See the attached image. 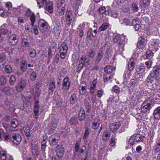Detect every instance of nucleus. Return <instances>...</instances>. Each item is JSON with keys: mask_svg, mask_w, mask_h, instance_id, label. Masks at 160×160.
Returning <instances> with one entry per match:
<instances>
[{"mask_svg": "<svg viewBox=\"0 0 160 160\" xmlns=\"http://www.w3.org/2000/svg\"><path fill=\"white\" fill-rule=\"evenodd\" d=\"M58 49L60 53V57L62 59H64L67 55L68 49L67 44L65 42H62Z\"/></svg>", "mask_w": 160, "mask_h": 160, "instance_id": "20e7f679", "label": "nucleus"}, {"mask_svg": "<svg viewBox=\"0 0 160 160\" xmlns=\"http://www.w3.org/2000/svg\"><path fill=\"white\" fill-rule=\"evenodd\" d=\"M49 25L48 22L43 19L40 20L38 22V27L39 30L43 33L46 32Z\"/></svg>", "mask_w": 160, "mask_h": 160, "instance_id": "423d86ee", "label": "nucleus"}, {"mask_svg": "<svg viewBox=\"0 0 160 160\" xmlns=\"http://www.w3.org/2000/svg\"><path fill=\"white\" fill-rule=\"evenodd\" d=\"M7 80L5 77L2 76L0 78V87L4 86L6 84Z\"/></svg>", "mask_w": 160, "mask_h": 160, "instance_id": "ea45409f", "label": "nucleus"}, {"mask_svg": "<svg viewBox=\"0 0 160 160\" xmlns=\"http://www.w3.org/2000/svg\"><path fill=\"white\" fill-rule=\"evenodd\" d=\"M113 42L115 43H118L119 48V50L120 52L123 51V48L125 44V41L122 40L121 36L117 34L114 36L113 38Z\"/></svg>", "mask_w": 160, "mask_h": 160, "instance_id": "7ed1b4c3", "label": "nucleus"}, {"mask_svg": "<svg viewBox=\"0 0 160 160\" xmlns=\"http://www.w3.org/2000/svg\"><path fill=\"white\" fill-rule=\"evenodd\" d=\"M112 90L113 92L117 93H119L120 92L119 87L116 85H115L113 87Z\"/></svg>", "mask_w": 160, "mask_h": 160, "instance_id": "774afa93", "label": "nucleus"}, {"mask_svg": "<svg viewBox=\"0 0 160 160\" xmlns=\"http://www.w3.org/2000/svg\"><path fill=\"white\" fill-rule=\"evenodd\" d=\"M5 140H10L16 145L19 144L22 141L21 136L18 133H13L11 134L6 135L5 137Z\"/></svg>", "mask_w": 160, "mask_h": 160, "instance_id": "f03ea898", "label": "nucleus"}, {"mask_svg": "<svg viewBox=\"0 0 160 160\" xmlns=\"http://www.w3.org/2000/svg\"><path fill=\"white\" fill-rule=\"evenodd\" d=\"M109 14L111 17L116 18L118 17V14L117 12L112 11L108 12Z\"/></svg>", "mask_w": 160, "mask_h": 160, "instance_id": "13d9d810", "label": "nucleus"}, {"mask_svg": "<svg viewBox=\"0 0 160 160\" xmlns=\"http://www.w3.org/2000/svg\"><path fill=\"white\" fill-rule=\"evenodd\" d=\"M98 29H95L93 30V33H92V28H89L87 34V37H90L92 35V37H94L96 36L97 32Z\"/></svg>", "mask_w": 160, "mask_h": 160, "instance_id": "412c9836", "label": "nucleus"}, {"mask_svg": "<svg viewBox=\"0 0 160 160\" xmlns=\"http://www.w3.org/2000/svg\"><path fill=\"white\" fill-rule=\"evenodd\" d=\"M70 123L73 125H75L78 123V121L77 117L73 116L70 119Z\"/></svg>", "mask_w": 160, "mask_h": 160, "instance_id": "58836bf2", "label": "nucleus"}, {"mask_svg": "<svg viewBox=\"0 0 160 160\" xmlns=\"http://www.w3.org/2000/svg\"><path fill=\"white\" fill-rule=\"evenodd\" d=\"M86 118L85 111L83 110H80L78 114V119L81 121L84 120Z\"/></svg>", "mask_w": 160, "mask_h": 160, "instance_id": "cd10ccee", "label": "nucleus"}, {"mask_svg": "<svg viewBox=\"0 0 160 160\" xmlns=\"http://www.w3.org/2000/svg\"><path fill=\"white\" fill-rule=\"evenodd\" d=\"M132 8L134 12H137L138 10V5L135 3H133L132 5Z\"/></svg>", "mask_w": 160, "mask_h": 160, "instance_id": "338daca9", "label": "nucleus"}, {"mask_svg": "<svg viewBox=\"0 0 160 160\" xmlns=\"http://www.w3.org/2000/svg\"><path fill=\"white\" fill-rule=\"evenodd\" d=\"M147 43V40L142 37H140L138 39L137 44V47L139 49H143Z\"/></svg>", "mask_w": 160, "mask_h": 160, "instance_id": "1a4fd4ad", "label": "nucleus"}, {"mask_svg": "<svg viewBox=\"0 0 160 160\" xmlns=\"http://www.w3.org/2000/svg\"><path fill=\"white\" fill-rule=\"evenodd\" d=\"M79 62L81 63L83 65L87 66L89 64V59L86 57L82 56L80 58Z\"/></svg>", "mask_w": 160, "mask_h": 160, "instance_id": "6ab92c4d", "label": "nucleus"}, {"mask_svg": "<svg viewBox=\"0 0 160 160\" xmlns=\"http://www.w3.org/2000/svg\"><path fill=\"white\" fill-rule=\"evenodd\" d=\"M22 45L24 47H28L30 44L28 40L25 38H23L22 40Z\"/></svg>", "mask_w": 160, "mask_h": 160, "instance_id": "79ce46f5", "label": "nucleus"}, {"mask_svg": "<svg viewBox=\"0 0 160 160\" xmlns=\"http://www.w3.org/2000/svg\"><path fill=\"white\" fill-rule=\"evenodd\" d=\"M34 26H32L31 24H29L27 25L25 27V30L28 32H30L32 31V27Z\"/></svg>", "mask_w": 160, "mask_h": 160, "instance_id": "bf43d9fd", "label": "nucleus"}, {"mask_svg": "<svg viewBox=\"0 0 160 160\" xmlns=\"http://www.w3.org/2000/svg\"><path fill=\"white\" fill-rule=\"evenodd\" d=\"M99 120L97 118L94 119L92 122V128L93 129H98L100 125Z\"/></svg>", "mask_w": 160, "mask_h": 160, "instance_id": "aec40b11", "label": "nucleus"}, {"mask_svg": "<svg viewBox=\"0 0 160 160\" xmlns=\"http://www.w3.org/2000/svg\"><path fill=\"white\" fill-rule=\"evenodd\" d=\"M43 139L41 141V146H47V135H46V136H43Z\"/></svg>", "mask_w": 160, "mask_h": 160, "instance_id": "864d4df0", "label": "nucleus"}, {"mask_svg": "<svg viewBox=\"0 0 160 160\" xmlns=\"http://www.w3.org/2000/svg\"><path fill=\"white\" fill-rule=\"evenodd\" d=\"M21 70L23 72H25L27 68V64L26 61L22 60L20 64Z\"/></svg>", "mask_w": 160, "mask_h": 160, "instance_id": "72a5a7b5", "label": "nucleus"}, {"mask_svg": "<svg viewBox=\"0 0 160 160\" xmlns=\"http://www.w3.org/2000/svg\"><path fill=\"white\" fill-rule=\"evenodd\" d=\"M5 133L3 130L2 129H0V140H2L3 138L5 140Z\"/></svg>", "mask_w": 160, "mask_h": 160, "instance_id": "69168bd1", "label": "nucleus"}, {"mask_svg": "<svg viewBox=\"0 0 160 160\" xmlns=\"http://www.w3.org/2000/svg\"><path fill=\"white\" fill-rule=\"evenodd\" d=\"M150 3V1L149 0H143L140 1L139 4L141 7L145 8L148 6Z\"/></svg>", "mask_w": 160, "mask_h": 160, "instance_id": "c756f323", "label": "nucleus"}, {"mask_svg": "<svg viewBox=\"0 0 160 160\" xmlns=\"http://www.w3.org/2000/svg\"><path fill=\"white\" fill-rule=\"evenodd\" d=\"M56 88L55 82L53 80L50 82L48 86L49 93L50 94L53 93Z\"/></svg>", "mask_w": 160, "mask_h": 160, "instance_id": "a211bd4d", "label": "nucleus"}, {"mask_svg": "<svg viewBox=\"0 0 160 160\" xmlns=\"http://www.w3.org/2000/svg\"><path fill=\"white\" fill-rule=\"evenodd\" d=\"M153 71L154 73L150 74L148 77L146 79V81L148 83H152L154 80L157 82L156 84L158 85L160 84V68L158 66H156L153 67Z\"/></svg>", "mask_w": 160, "mask_h": 160, "instance_id": "f257e3e1", "label": "nucleus"}, {"mask_svg": "<svg viewBox=\"0 0 160 160\" xmlns=\"http://www.w3.org/2000/svg\"><path fill=\"white\" fill-rule=\"evenodd\" d=\"M115 67L111 65H108L104 68V71L107 73L110 74L115 70Z\"/></svg>", "mask_w": 160, "mask_h": 160, "instance_id": "4be33fe9", "label": "nucleus"}, {"mask_svg": "<svg viewBox=\"0 0 160 160\" xmlns=\"http://www.w3.org/2000/svg\"><path fill=\"white\" fill-rule=\"evenodd\" d=\"M45 9L50 14H52L53 11V4L51 1H48L46 3L45 7Z\"/></svg>", "mask_w": 160, "mask_h": 160, "instance_id": "4468645a", "label": "nucleus"}, {"mask_svg": "<svg viewBox=\"0 0 160 160\" xmlns=\"http://www.w3.org/2000/svg\"><path fill=\"white\" fill-rule=\"evenodd\" d=\"M132 137V138H133L134 141L136 142L142 141L143 139L141 135L140 134H136L133 135Z\"/></svg>", "mask_w": 160, "mask_h": 160, "instance_id": "7c9ffc66", "label": "nucleus"}, {"mask_svg": "<svg viewBox=\"0 0 160 160\" xmlns=\"http://www.w3.org/2000/svg\"><path fill=\"white\" fill-rule=\"evenodd\" d=\"M146 101H144L141 106V112H146L148 111H149L152 106L148 104V103L146 102Z\"/></svg>", "mask_w": 160, "mask_h": 160, "instance_id": "2eb2a0df", "label": "nucleus"}, {"mask_svg": "<svg viewBox=\"0 0 160 160\" xmlns=\"http://www.w3.org/2000/svg\"><path fill=\"white\" fill-rule=\"evenodd\" d=\"M24 130L25 135L27 137H29L30 136V128L27 127L24 128Z\"/></svg>", "mask_w": 160, "mask_h": 160, "instance_id": "de8ad7c7", "label": "nucleus"}, {"mask_svg": "<svg viewBox=\"0 0 160 160\" xmlns=\"http://www.w3.org/2000/svg\"><path fill=\"white\" fill-rule=\"evenodd\" d=\"M120 126L121 124L119 122L111 124L110 126V131L113 132H115L118 131Z\"/></svg>", "mask_w": 160, "mask_h": 160, "instance_id": "f3484780", "label": "nucleus"}, {"mask_svg": "<svg viewBox=\"0 0 160 160\" xmlns=\"http://www.w3.org/2000/svg\"><path fill=\"white\" fill-rule=\"evenodd\" d=\"M145 101H146L148 103V104H150V105L152 106H153L154 100L153 98H148Z\"/></svg>", "mask_w": 160, "mask_h": 160, "instance_id": "e2e57ef3", "label": "nucleus"}, {"mask_svg": "<svg viewBox=\"0 0 160 160\" xmlns=\"http://www.w3.org/2000/svg\"><path fill=\"white\" fill-rule=\"evenodd\" d=\"M153 56V52L150 51H148L147 52L146 54V58L150 59Z\"/></svg>", "mask_w": 160, "mask_h": 160, "instance_id": "09e8293b", "label": "nucleus"}, {"mask_svg": "<svg viewBox=\"0 0 160 160\" xmlns=\"http://www.w3.org/2000/svg\"><path fill=\"white\" fill-rule=\"evenodd\" d=\"M60 139L59 137L57 134H54L49 137V142L51 146L56 145Z\"/></svg>", "mask_w": 160, "mask_h": 160, "instance_id": "0eeeda50", "label": "nucleus"}, {"mask_svg": "<svg viewBox=\"0 0 160 160\" xmlns=\"http://www.w3.org/2000/svg\"><path fill=\"white\" fill-rule=\"evenodd\" d=\"M7 152L5 151H1L0 152V158L1 160H6L7 158Z\"/></svg>", "mask_w": 160, "mask_h": 160, "instance_id": "c03bdc74", "label": "nucleus"}, {"mask_svg": "<svg viewBox=\"0 0 160 160\" xmlns=\"http://www.w3.org/2000/svg\"><path fill=\"white\" fill-rule=\"evenodd\" d=\"M84 103L85 105V108L86 109V112H88L90 110L91 107L90 104L91 102L89 99L88 100L85 99L84 100Z\"/></svg>", "mask_w": 160, "mask_h": 160, "instance_id": "a878e982", "label": "nucleus"}, {"mask_svg": "<svg viewBox=\"0 0 160 160\" xmlns=\"http://www.w3.org/2000/svg\"><path fill=\"white\" fill-rule=\"evenodd\" d=\"M30 19L31 21V24L34 26V24L36 21V17L35 14L33 15L32 16L30 17Z\"/></svg>", "mask_w": 160, "mask_h": 160, "instance_id": "5fc2aeb1", "label": "nucleus"}, {"mask_svg": "<svg viewBox=\"0 0 160 160\" xmlns=\"http://www.w3.org/2000/svg\"><path fill=\"white\" fill-rule=\"evenodd\" d=\"M56 152L57 157L59 159H62L65 152L64 148L62 144L60 143L57 145L56 147Z\"/></svg>", "mask_w": 160, "mask_h": 160, "instance_id": "39448f33", "label": "nucleus"}, {"mask_svg": "<svg viewBox=\"0 0 160 160\" xmlns=\"http://www.w3.org/2000/svg\"><path fill=\"white\" fill-rule=\"evenodd\" d=\"M102 49V48L98 52L95 57V61L96 64H98L103 58L104 52Z\"/></svg>", "mask_w": 160, "mask_h": 160, "instance_id": "9b49d317", "label": "nucleus"}, {"mask_svg": "<svg viewBox=\"0 0 160 160\" xmlns=\"http://www.w3.org/2000/svg\"><path fill=\"white\" fill-rule=\"evenodd\" d=\"M95 54V51L93 49L89 50L87 52V55L90 58H92L94 57Z\"/></svg>", "mask_w": 160, "mask_h": 160, "instance_id": "f704fd0d", "label": "nucleus"}, {"mask_svg": "<svg viewBox=\"0 0 160 160\" xmlns=\"http://www.w3.org/2000/svg\"><path fill=\"white\" fill-rule=\"evenodd\" d=\"M36 54V50L34 49H31L30 51L29 55L30 57L31 58H34L35 57Z\"/></svg>", "mask_w": 160, "mask_h": 160, "instance_id": "0e129e2a", "label": "nucleus"}, {"mask_svg": "<svg viewBox=\"0 0 160 160\" xmlns=\"http://www.w3.org/2000/svg\"><path fill=\"white\" fill-rule=\"evenodd\" d=\"M5 72L7 73H11L12 71L11 67L8 65L5 66Z\"/></svg>", "mask_w": 160, "mask_h": 160, "instance_id": "6e6d98bb", "label": "nucleus"}, {"mask_svg": "<svg viewBox=\"0 0 160 160\" xmlns=\"http://www.w3.org/2000/svg\"><path fill=\"white\" fill-rule=\"evenodd\" d=\"M12 13L14 16H17L19 15L20 13L19 10L17 8H14L12 10Z\"/></svg>", "mask_w": 160, "mask_h": 160, "instance_id": "680f3d73", "label": "nucleus"}, {"mask_svg": "<svg viewBox=\"0 0 160 160\" xmlns=\"http://www.w3.org/2000/svg\"><path fill=\"white\" fill-rule=\"evenodd\" d=\"M12 88L8 87H5L3 86L0 87V90L5 93L7 94H11V91Z\"/></svg>", "mask_w": 160, "mask_h": 160, "instance_id": "393cba45", "label": "nucleus"}, {"mask_svg": "<svg viewBox=\"0 0 160 160\" xmlns=\"http://www.w3.org/2000/svg\"><path fill=\"white\" fill-rule=\"evenodd\" d=\"M80 0H71V4L72 6L78 8L80 3Z\"/></svg>", "mask_w": 160, "mask_h": 160, "instance_id": "e433bc0d", "label": "nucleus"}, {"mask_svg": "<svg viewBox=\"0 0 160 160\" xmlns=\"http://www.w3.org/2000/svg\"><path fill=\"white\" fill-rule=\"evenodd\" d=\"M72 13L69 10H68L65 14L66 22L68 26L71 25L72 19Z\"/></svg>", "mask_w": 160, "mask_h": 160, "instance_id": "9d476101", "label": "nucleus"}, {"mask_svg": "<svg viewBox=\"0 0 160 160\" xmlns=\"http://www.w3.org/2000/svg\"><path fill=\"white\" fill-rule=\"evenodd\" d=\"M86 147L85 146L83 145L81 147L79 150V155L81 156L84 155L83 153L86 150Z\"/></svg>", "mask_w": 160, "mask_h": 160, "instance_id": "8fccbe9b", "label": "nucleus"}, {"mask_svg": "<svg viewBox=\"0 0 160 160\" xmlns=\"http://www.w3.org/2000/svg\"><path fill=\"white\" fill-rule=\"evenodd\" d=\"M11 124L12 127L14 128H15L18 126L19 123L18 119L14 118L12 120Z\"/></svg>", "mask_w": 160, "mask_h": 160, "instance_id": "473e14b6", "label": "nucleus"}, {"mask_svg": "<svg viewBox=\"0 0 160 160\" xmlns=\"http://www.w3.org/2000/svg\"><path fill=\"white\" fill-rule=\"evenodd\" d=\"M159 45V41L158 42H154V44L152 45V48L153 51L156 52L158 49V45Z\"/></svg>", "mask_w": 160, "mask_h": 160, "instance_id": "603ef678", "label": "nucleus"}, {"mask_svg": "<svg viewBox=\"0 0 160 160\" xmlns=\"http://www.w3.org/2000/svg\"><path fill=\"white\" fill-rule=\"evenodd\" d=\"M110 144L112 146H114L116 144V139L113 137H112L109 140Z\"/></svg>", "mask_w": 160, "mask_h": 160, "instance_id": "052dcab7", "label": "nucleus"}, {"mask_svg": "<svg viewBox=\"0 0 160 160\" xmlns=\"http://www.w3.org/2000/svg\"><path fill=\"white\" fill-rule=\"evenodd\" d=\"M87 85L86 82H82L80 84L79 88V93L81 95H84L86 93Z\"/></svg>", "mask_w": 160, "mask_h": 160, "instance_id": "dca6fc26", "label": "nucleus"}, {"mask_svg": "<svg viewBox=\"0 0 160 160\" xmlns=\"http://www.w3.org/2000/svg\"><path fill=\"white\" fill-rule=\"evenodd\" d=\"M131 25L134 27V28L136 31L138 30L140 28V22L139 21L135 19L132 21Z\"/></svg>", "mask_w": 160, "mask_h": 160, "instance_id": "5701e85b", "label": "nucleus"}, {"mask_svg": "<svg viewBox=\"0 0 160 160\" xmlns=\"http://www.w3.org/2000/svg\"><path fill=\"white\" fill-rule=\"evenodd\" d=\"M71 82L69 78L68 77H66L63 81L62 86V89L64 91H68L70 87Z\"/></svg>", "mask_w": 160, "mask_h": 160, "instance_id": "6e6552de", "label": "nucleus"}, {"mask_svg": "<svg viewBox=\"0 0 160 160\" xmlns=\"http://www.w3.org/2000/svg\"><path fill=\"white\" fill-rule=\"evenodd\" d=\"M89 135V130L87 128H86V129L84 133L82 139L84 140H86L88 138Z\"/></svg>", "mask_w": 160, "mask_h": 160, "instance_id": "49530a36", "label": "nucleus"}, {"mask_svg": "<svg viewBox=\"0 0 160 160\" xmlns=\"http://www.w3.org/2000/svg\"><path fill=\"white\" fill-rule=\"evenodd\" d=\"M111 136L110 132L108 131H106L104 132L102 135V139L104 141L108 140L109 138Z\"/></svg>", "mask_w": 160, "mask_h": 160, "instance_id": "bb28decb", "label": "nucleus"}, {"mask_svg": "<svg viewBox=\"0 0 160 160\" xmlns=\"http://www.w3.org/2000/svg\"><path fill=\"white\" fill-rule=\"evenodd\" d=\"M26 86V82L23 79H21L20 81L18 82L17 86L16 87V89L17 92H21L22 91Z\"/></svg>", "mask_w": 160, "mask_h": 160, "instance_id": "f8f14e48", "label": "nucleus"}, {"mask_svg": "<svg viewBox=\"0 0 160 160\" xmlns=\"http://www.w3.org/2000/svg\"><path fill=\"white\" fill-rule=\"evenodd\" d=\"M160 107L157 108L154 111L153 114L155 118L157 119L160 118Z\"/></svg>", "mask_w": 160, "mask_h": 160, "instance_id": "c85d7f7f", "label": "nucleus"}, {"mask_svg": "<svg viewBox=\"0 0 160 160\" xmlns=\"http://www.w3.org/2000/svg\"><path fill=\"white\" fill-rule=\"evenodd\" d=\"M37 78V75L35 72L33 71L30 76V79L31 81H33L35 80Z\"/></svg>", "mask_w": 160, "mask_h": 160, "instance_id": "4d7b16f0", "label": "nucleus"}, {"mask_svg": "<svg viewBox=\"0 0 160 160\" xmlns=\"http://www.w3.org/2000/svg\"><path fill=\"white\" fill-rule=\"evenodd\" d=\"M65 10V8L62 7L58 8L56 12L57 15L58 16H62L64 14Z\"/></svg>", "mask_w": 160, "mask_h": 160, "instance_id": "2f4dec72", "label": "nucleus"}, {"mask_svg": "<svg viewBox=\"0 0 160 160\" xmlns=\"http://www.w3.org/2000/svg\"><path fill=\"white\" fill-rule=\"evenodd\" d=\"M109 24L108 22H103L99 28L98 31L102 32L107 29L109 27Z\"/></svg>", "mask_w": 160, "mask_h": 160, "instance_id": "b1692460", "label": "nucleus"}, {"mask_svg": "<svg viewBox=\"0 0 160 160\" xmlns=\"http://www.w3.org/2000/svg\"><path fill=\"white\" fill-rule=\"evenodd\" d=\"M16 81V76L14 75H12L11 76L9 79V82L10 85H13L15 83Z\"/></svg>", "mask_w": 160, "mask_h": 160, "instance_id": "a19ab883", "label": "nucleus"}, {"mask_svg": "<svg viewBox=\"0 0 160 160\" xmlns=\"http://www.w3.org/2000/svg\"><path fill=\"white\" fill-rule=\"evenodd\" d=\"M78 100L76 94L73 93L72 94L70 97V102L71 104H74Z\"/></svg>", "mask_w": 160, "mask_h": 160, "instance_id": "c9c22d12", "label": "nucleus"}, {"mask_svg": "<svg viewBox=\"0 0 160 160\" xmlns=\"http://www.w3.org/2000/svg\"><path fill=\"white\" fill-rule=\"evenodd\" d=\"M35 14L32 12L29 8L27 9L25 12V15L27 17H30Z\"/></svg>", "mask_w": 160, "mask_h": 160, "instance_id": "3c124183", "label": "nucleus"}, {"mask_svg": "<svg viewBox=\"0 0 160 160\" xmlns=\"http://www.w3.org/2000/svg\"><path fill=\"white\" fill-rule=\"evenodd\" d=\"M130 20L128 18H124L122 22L121 23L122 24L125 26L130 25Z\"/></svg>", "mask_w": 160, "mask_h": 160, "instance_id": "a18cd8bd", "label": "nucleus"}, {"mask_svg": "<svg viewBox=\"0 0 160 160\" xmlns=\"http://www.w3.org/2000/svg\"><path fill=\"white\" fill-rule=\"evenodd\" d=\"M19 39L18 35L12 34L9 38V41L12 45H15L18 43Z\"/></svg>", "mask_w": 160, "mask_h": 160, "instance_id": "ddd939ff", "label": "nucleus"}, {"mask_svg": "<svg viewBox=\"0 0 160 160\" xmlns=\"http://www.w3.org/2000/svg\"><path fill=\"white\" fill-rule=\"evenodd\" d=\"M136 72L138 74H140L143 72L145 70V67L144 66H141L137 67Z\"/></svg>", "mask_w": 160, "mask_h": 160, "instance_id": "37998d69", "label": "nucleus"}, {"mask_svg": "<svg viewBox=\"0 0 160 160\" xmlns=\"http://www.w3.org/2000/svg\"><path fill=\"white\" fill-rule=\"evenodd\" d=\"M134 62L133 60L131 59L128 63V69L129 71L132 70L134 67Z\"/></svg>", "mask_w": 160, "mask_h": 160, "instance_id": "4c0bfd02", "label": "nucleus"}]
</instances>
